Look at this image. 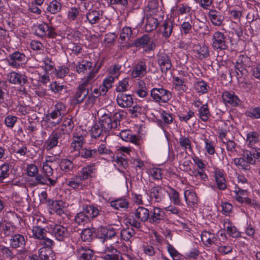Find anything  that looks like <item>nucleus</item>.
Listing matches in <instances>:
<instances>
[{
    "label": "nucleus",
    "mask_w": 260,
    "mask_h": 260,
    "mask_svg": "<svg viewBox=\"0 0 260 260\" xmlns=\"http://www.w3.org/2000/svg\"><path fill=\"white\" fill-rule=\"evenodd\" d=\"M32 235L36 239L41 240V244L45 247H50L53 244V241L46 237L47 231L40 226L36 225L33 226L32 229Z\"/></svg>",
    "instance_id": "obj_3"
},
{
    "label": "nucleus",
    "mask_w": 260,
    "mask_h": 260,
    "mask_svg": "<svg viewBox=\"0 0 260 260\" xmlns=\"http://www.w3.org/2000/svg\"><path fill=\"white\" fill-rule=\"evenodd\" d=\"M62 126L63 127L64 136H66V134L68 132H71L74 127V123L72 119L68 118L66 119L63 123L61 124L57 129H61Z\"/></svg>",
    "instance_id": "obj_40"
},
{
    "label": "nucleus",
    "mask_w": 260,
    "mask_h": 260,
    "mask_svg": "<svg viewBox=\"0 0 260 260\" xmlns=\"http://www.w3.org/2000/svg\"><path fill=\"white\" fill-rule=\"evenodd\" d=\"M92 63L86 60H82L76 66V71L78 73H84L85 71H90Z\"/></svg>",
    "instance_id": "obj_36"
},
{
    "label": "nucleus",
    "mask_w": 260,
    "mask_h": 260,
    "mask_svg": "<svg viewBox=\"0 0 260 260\" xmlns=\"http://www.w3.org/2000/svg\"><path fill=\"white\" fill-rule=\"evenodd\" d=\"M135 234V231L132 228L124 229L120 232L121 238L126 241H130Z\"/></svg>",
    "instance_id": "obj_41"
},
{
    "label": "nucleus",
    "mask_w": 260,
    "mask_h": 260,
    "mask_svg": "<svg viewBox=\"0 0 260 260\" xmlns=\"http://www.w3.org/2000/svg\"><path fill=\"white\" fill-rule=\"evenodd\" d=\"M233 162L235 166L244 170H249L250 166L246 162L245 158H235L233 159Z\"/></svg>",
    "instance_id": "obj_45"
},
{
    "label": "nucleus",
    "mask_w": 260,
    "mask_h": 260,
    "mask_svg": "<svg viewBox=\"0 0 260 260\" xmlns=\"http://www.w3.org/2000/svg\"><path fill=\"white\" fill-rule=\"evenodd\" d=\"M158 25V21L156 16L147 15L145 26V31L151 32L155 30Z\"/></svg>",
    "instance_id": "obj_22"
},
{
    "label": "nucleus",
    "mask_w": 260,
    "mask_h": 260,
    "mask_svg": "<svg viewBox=\"0 0 260 260\" xmlns=\"http://www.w3.org/2000/svg\"><path fill=\"white\" fill-rule=\"evenodd\" d=\"M128 205V202L123 198H119L110 202V206L117 210L127 208Z\"/></svg>",
    "instance_id": "obj_34"
},
{
    "label": "nucleus",
    "mask_w": 260,
    "mask_h": 260,
    "mask_svg": "<svg viewBox=\"0 0 260 260\" xmlns=\"http://www.w3.org/2000/svg\"><path fill=\"white\" fill-rule=\"evenodd\" d=\"M173 24L171 21H165L160 27V31L165 38H169L173 31Z\"/></svg>",
    "instance_id": "obj_26"
},
{
    "label": "nucleus",
    "mask_w": 260,
    "mask_h": 260,
    "mask_svg": "<svg viewBox=\"0 0 260 260\" xmlns=\"http://www.w3.org/2000/svg\"><path fill=\"white\" fill-rule=\"evenodd\" d=\"M86 21L91 25L98 23L103 19V12L96 10H90L86 14Z\"/></svg>",
    "instance_id": "obj_13"
},
{
    "label": "nucleus",
    "mask_w": 260,
    "mask_h": 260,
    "mask_svg": "<svg viewBox=\"0 0 260 260\" xmlns=\"http://www.w3.org/2000/svg\"><path fill=\"white\" fill-rule=\"evenodd\" d=\"M91 136L92 138L95 139L100 137V136H102L104 137V140H105L107 137L106 132L104 133V131L103 128L100 126V124L95 123L94 124L91 129L90 131Z\"/></svg>",
    "instance_id": "obj_33"
},
{
    "label": "nucleus",
    "mask_w": 260,
    "mask_h": 260,
    "mask_svg": "<svg viewBox=\"0 0 260 260\" xmlns=\"http://www.w3.org/2000/svg\"><path fill=\"white\" fill-rule=\"evenodd\" d=\"M222 98L225 104H228L232 106H237L240 102L238 97L235 95L234 93L229 91L224 92Z\"/></svg>",
    "instance_id": "obj_19"
},
{
    "label": "nucleus",
    "mask_w": 260,
    "mask_h": 260,
    "mask_svg": "<svg viewBox=\"0 0 260 260\" xmlns=\"http://www.w3.org/2000/svg\"><path fill=\"white\" fill-rule=\"evenodd\" d=\"M179 144L184 150L188 149L190 151H192L191 141L189 138L185 136H181L179 139Z\"/></svg>",
    "instance_id": "obj_48"
},
{
    "label": "nucleus",
    "mask_w": 260,
    "mask_h": 260,
    "mask_svg": "<svg viewBox=\"0 0 260 260\" xmlns=\"http://www.w3.org/2000/svg\"><path fill=\"white\" fill-rule=\"evenodd\" d=\"M168 250L174 260L180 259V254L170 244H168Z\"/></svg>",
    "instance_id": "obj_64"
},
{
    "label": "nucleus",
    "mask_w": 260,
    "mask_h": 260,
    "mask_svg": "<svg viewBox=\"0 0 260 260\" xmlns=\"http://www.w3.org/2000/svg\"><path fill=\"white\" fill-rule=\"evenodd\" d=\"M246 141L250 147L254 148L255 144L259 141L258 135L255 132L249 133L247 134Z\"/></svg>",
    "instance_id": "obj_37"
},
{
    "label": "nucleus",
    "mask_w": 260,
    "mask_h": 260,
    "mask_svg": "<svg viewBox=\"0 0 260 260\" xmlns=\"http://www.w3.org/2000/svg\"><path fill=\"white\" fill-rule=\"evenodd\" d=\"M88 89L79 85L76 93L74 94L72 103L73 104H78L82 103L85 98L88 95Z\"/></svg>",
    "instance_id": "obj_14"
},
{
    "label": "nucleus",
    "mask_w": 260,
    "mask_h": 260,
    "mask_svg": "<svg viewBox=\"0 0 260 260\" xmlns=\"http://www.w3.org/2000/svg\"><path fill=\"white\" fill-rule=\"evenodd\" d=\"M151 97L158 103H166L172 98L171 92L162 87L153 88L151 90Z\"/></svg>",
    "instance_id": "obj_1"
},
{
    "label": "nucleus",
    "mask_w": 260,
    "mask_h": 260,
    "mask_svg": "<svg viewBox=\"0 0 260 260\" xmlns=\"http://www.w3.org/2000/svg\"><path fill=\"white\" fill-rule=\"evenodd\" d=\"M99 124L103 128L104 133L111 130L117 128L116 123L113 122L110 114H104L100 119Z\"/></svg>",
    "instance_id": "obj_5"
},
{
    "label": "nucleus",
    "mask_w": 260,
    "mask_h": 260,
    "mask_svg": "<svg viewBox=\"0 0 260 260\" xmlns=\"http://www.w3.org/2000/svg\"><path fill=\"white\" fill-rule=\"evenodd\" d=\"M104 252L108 253L103 257L105 260H123L120 252L111 245L106 246Z\"/></svg>",
    "instance_id": "obj_12"
},
{
    "label": "nucleus",
    "mask_w": 260,
    "mask_h": 260,
    "mask_svg": "<svg viewBox=\"0 0 260 260\" xmlns=\"http://www.w3.org/2000/svg\"><path fill=\"white\" fill-rule=\"evenodd\" d=\"M80 14V8L72 7L71 8L68 13L69 20L74 21L77 19Z\"/></svg>",
    "instance_id": "obj_57"
},
{
    "label": "nucleus",
    "mask_w": 260,
    "mask_h": 260,
    "mask_svg": "<svg viewBox=\"0 0 260 260\" xmlns=\"http://www.w3.org/2000/svg\"><path fill=\"white\" fill-rule=\"evenodd\" d=\"M143 250L144 253L149 256H154L157 252L156 249L153 246L149 245H143Z\"/></svg>",
    "instance_id": "obj_62"
},
{
    "label": "nucleus",
    "mask_w": 260,
    "mask_h": 260,
    "mask_svg": "<svg viewBox=\"0 0 260 260\" xmlns=\"http://www.w3.org/2000/svg\"><path fill=\"white\" fill-rule=\"evenodd\" d=\"M10 175V167L8 164H4L0 167V182L4 180Z\"/></svg>",
    "instance_id": "obj_53"
},
{
    "label": "nucleus",
    "mask_w": 260,
    "mask_h": 260,
    "mask_svg": "<svg viewBox=\"0 0 260 260\" xmlns=\"http://www.w3.org/2000/svg\"><path fill=\"white\" fill-rule=\"evenodd\" d=\"M225 37L223 33L216 31L213 36L212 46L214 50H225L228 46L225 43Z\"/></svg>",
    "instance_id": "obj_7"
},
{
    "label": "nucleus",
    "mask_w": 260,
    "mask_h": 260,
    "mask_svg": "<svg viewBox=\"0 0 260 260\" xmlns=\"http://www.w3.org/2000/svg\"><path fill=\"white\" fill-rule=\"evenodd\" d=\"M98 235L101 238L111 239L116 235V232L113 228H107L100 226L98 230Z\"/></svg>",
    "instance_id": "obj_20"
},
{
    "label": "nucleus",
    "mask_w": 260,
    "mask_h": 260,
    "mask_svg": "<svg viewBox=\"0 0 260 260\" xmlns=\"http://www.w3.org/2000/svg\"><path fill=\"white\" fill-rule=\"evenodd\" d=\"M249 63L250 58L247 56L241 55L239 56V57L237 58L235 66V68L246 67V66L249 65Z\"/></svg>",
    "instance_id": "obj_46"
},
{
    "label": "nucleus",
    "mask_w": 260,
    "mask_h": 260,
    "mask_svg": "<svg viewBox=\"0 0 260 260\" xmlns=\"http://www.w3.org/2000/svg\"><path fill=\"white\" fill-rule=\"evenodd\" d=\"M84 213L87 216L88 219L89 218H94L99 214L98 209L92 206H89L86 207L84 211Z\"/></svg>",
    "instance_id": "obj_49"
},
{
    "label": "nucleus",
    "mask_w": 260,
    "mask_h": 260,
    "mask_svg": "<svg viewBox=\"0 0 260 260\" xmlns=\"http://www.w3.org/2000/svg\"><path fill=\"white\" fill-rule=\"evenodd\" d=\"M157 62L163 73L167 72L172 67L170 55L164 51H159L156 55Z\"/></svg>",
    "instance_id": "obj_4"
},
{
    "label": "nucleus",
    "mask_w": 260,
    "mask_h": 260,
    "mask_svg": "<svg viewBox=\"0 0 260 260\" xmlns=\"http://www.w3.org/2000/svg\"><path fill=\"white\" fill-rule=\"evenodd\" d=\"M9 57V59L8 60L9 65L16 68H19L26 60L25 55L19 52H15Z\"/></svg>",
    "instance_id": "obj_9"
},
{
    "label": "nucleus",
    "mask_w": 260,
    "mask_h": 260,
    "mask_svg": "<svg viewBox=\"0 0 260 260\" xmlns=\"http://www.w3.org/2000/svg\"><path fill=\"white\" fill-rule=\"evenodd\" d=\"M97 96H95L91 93L88 95L87 100L85 102V106L87 108H91L96 101Z\"/></svg>",
    "instance_id": "obj_63"
},
{
    "label": "nucleus",
    "mask_w": 260,
    "mask_h": 260,
    "mask_svg": "<svg viewBox=\"0 0 260 260\" xmlns=\"http://www.w3.org/2000/svg\"><path fill=\"white\" fill-rule=\"evenodd\" d=\"M201 239L203 243L207 246H210L216 240L214 234L207 231L202 232L201 234Z\"/></svg>",
    "instance_id": "obj_30"
},
{
    "label": "nucleus",
    "mask_w": 260,
    "mask_h": 260,
    "mask_svg": "<svg viewBox=\"0 0 260 260\" xmlns=\"http://www.w3.org/2000/svg\"><path fill=\"white\" fill-rule=\"evenodd\" d=\"M184 196L187 204L190 207H193L197 204L198 199L195 192L188 190H185L184 193Z\"/></svg>",
    "instance_id": "obj_31"
},
{
    "label": "nucleus",
    "mask_w": 260,
    "mask_h": 260,
    "mask_svg": "<svg viewBox=\"0 0 260 260\" xmlns=\"http://www.w3.org/2000/svg\"><path fill=\"white\" fill-rule=\"evenodd\" d=\"M93 171V168L91 166L84 167L81 171V174L79 176L80 180H85L91 177Z\"/></svg>",
    "instance_id": "obj_43"
},
{
    "label": "nucleus",
    "mask_w": 260,
    "mask_h": 260,
    "mask_svg": "<svg viewBox=\"0 0 260 260\" xmlns=\"http://www.w3.org/2000/svg\"><path fill=\"white\" fill-rule=\"evenodd\" d=\"M209 18L212 23L216 26L220 25L223 20V17L216 10H210L208 13Z\"/></svg>",
    "instance_id": "obj_29"
},
{
    "label": "nucleus",
    "mask_w": 260,
    "mask_h": 260,
    "mask_svg": "<svg viewBox=\"0 0 260 260\" xmlns=\"http://www.w3.org/2000/svg\"><path fill=\"white\" fill-rule=\"evenodd\" d=\"M62 119V117L55 112L47 114L44 117L43 120L46 124V127L52 128L59 124Z\"/></svg>",
    "instance_id": "obj_6"
},
{
    "label": "nucleus",
    "mask_w": 260,
    "mask_h": 260,
    "mask_svg": "<svg viewBox=\"0 0 260 260\" xmlns=\"http://www.w3.org/2000/svg\"><path fill=\"white\" fill-rule=\"evenodd\" d=\"M149 214L150 217L149 221L152 224H158L164 220L165 213L164 211L159 208L154 207L150 211Z\"/></svg>",
    "instance_id": "obj_8"
},
{
    "label": "nucleus",
    "mask_w": 260,
    "mask_h": 260,
    "mask_svg": "<svg viewBox=\"0 0 260 260\" xmlns=\"http://www.w3.org/2000/svg\"><path fill=\"white\" fill-rule=\"evenodd\" d=\"M199 115L201 119L206 121L209 116L210 112L207 104L203 105L199 110Z\"/></svg>",
    "instance_id": "obj_55"
},
{
    "label": "nucleus",
    "mask_w": 260,
    "mask_h": 260,
    "mask_svg": "<svg viewBox=\"0 0 260 260\" xmlns=\"http://www.w3.org/2000/svg\"><path fill=\"white\" fill-rule=\"evenodd\" d=\"M66 106L64 104L61 102L57 103L54 106V109L52 111L57 114H59L61 117L65 114Z\"/></svg>",
    "instance_id": "obj_60"
},
{
    "label": "nucleus",
    "mask_w": 260,
    "mask_h": 260,
    "mask_svg": "<svg viewBox=\"0 0 260 260\" xmlns=\"http://www.w3.org/2000/svg\"><path fill=\"white\" fill-rule=\"evenodd\" d=\"M121 68V66L119 64H114L110 67L108 70L109 74L110 76L115 77V79H117L119 75V70Z\"/></svg>",
    "instance_id": "obj_61"
},
{
    "label": "nucleus",
    "mask_w": 260,
    "mask_h": 260,
    "mask_svg": "<svg viewBox=\"0 0 260 260\" xmlns=\"http://www.w3.org/2000/svg\"><path fill=\"white\" fill-rule=\"evenodd\" d=\"M88 220V218L84 211L78 213L75 218V222L81 225H84Z\"/></svg>",
    "instance_id": "obj_51"
},
{
    "label": "nucleus",
    "mask_w": 260,
    "mask_h": 260,
    "mask_svg": "<svg viewBox=\"0 0 260 260\" xmlns=\"http://www.w3.org/2000/svg\"><path fill=\"white\" fill-rule=\"evenodd\" d=\"M245 114L246 115V116L252 118H260V108H252L250 109L249 110L246 111Z\"/></svg>",
    "instance_id": "obj_58"
},
{
    "label": "nucleus",
    "mask_w": 260,
    "mask_h": 260,
    "mask_svg": "<svg viewBox=\"0 0 260 260\" xmlns=\"http://www.w3.org/2000/svg\"><path fill=\"white\" fill-rule=\"evenodd\" d=\"M117 104L122 108L130 107L133 103L132 96L129 94L119 93L116 98Z\"/></svg>",
    "instance_id": "obj_16"
},
{
    "label": "nucleus",
    "mask_w": 260,
    "mask_h": 260,
    "mask_svg": "<svg viewBox=\"0 0 260 260\" xmlns=\"http://www.w3.org/2000/svg\"><path fill=\"white\" fill-rule=\"evenodd\" d=\"M132 35V30L129 27H124L122 29L120 35V39L121 41H125L128 40Z\"/></svg>",
    "instance_id": "obj_59"
},
{
    "label": "nucleus",
    "mask_w": 260,
    "mask_h": 260,
    "mask_svg": "<svg viewBox=\"0 0 260 260\" xmlns=\"http://www.w3.org/2000/svg\"><path fill=\"white\" fill-rule=\"evenodd\" d=\"M164 189L160 186L152 187L150 190V198L152 202L159 203L164 198Z\"/></svg>",
    "instance_id": "obj_15"
},
{
    "label": "nucleus",
    "mask_w": 260,
    "mask_h": 260,
    "mask_svg": "<svg viewBox=\"0 0 260 260\" xmlns=\"http://www.w3.org/2000/svg\"><path fill=\"white\" fill-rule=\"evenodd\" d=\"M48 29V25L45 23H42L37 26L35 29L36 35L43 37L47 34L46 30Z\"/></svg>",
    "instance_id": "obj_56"
},
{
    "label": "nucleus",
    "mask_w": 260,
    "mask_h": 260,
    "mask_svg": "<svg viewBox=\"0 0 260 260\" xmlns=\"http://www.w3.org/2000/svg\"><path fill=\"white\" fill-rule=\"evenodd\" d=\"M77 255L79 260H92L93 251L88 248L81 247L77 249Z\"/></svg>",
    "instance_id": "obj_25"
},
{
    "label": "nucleus",
    "mask_w": 260,
    "mask_h": 260,
    "mask_svg": "<svg viewBox=\"0 0 260 260\" xmlns=\"http://www.w3.org/2000/svg\"><path fill=\"white\" fill-rule=\"evenodd\" d=\"M60 167L61 169L65 172H68L74 168L73 162L68 159H62L60 162Z\"/></svg>",
    "instance_id": "obj_54"
},
{
    "label": "nucleus",
    "mask_w": 260,
    "mask_h": 260,
    "mask_svg": "<svg viewBox=\"0 0 260 260\" xmlns=\"http://www.w3.org/2000/svg\"><path fill=\"white\" fill-rule=\"evenodd\" d=\"M224 228L226 229L227 233L233 237H238L240 236V233L237 231L236 227L232 226L229 222H225Z\"/></svg>",
    "instance_id": "obj_47"
},
{
    "label": "nucleus",
    "mask_w": 260,
    "mask_h": 260,
    "mask_svg": "<svg viewBox=\"0 0 260 260\" xmlns=\"http://www.w3.org/2000/svg\"><path fill=\"white\" fill-rule=\"evenodd\" d=\"M243 156L247 164L254 165L256 159L260 160V149L253 148L251 151H245Z\"/></svg>",
    "instance_id": "obj_11"
},
{
    "label": "nucleus",
    "mask_w": 260,
    "mask_h": 260,
    "mask_svg": "<svg viewBox=\"0 0 260 260\" xmlns=\"http://www.w3.org/2000/svg\"><path fill=\"white\" fill-rule=\"evenodd\" d=\"M129 79L128 78H125L121 81H120L118 83V86L116 88V91L123 92L128 90L129 87Z\"/></svg>",
    "instance_id": "obj_42"
},
{
    "label": "nucleus",
    "mask_w": 260,
    "mask_h": 260,
    "mask_svg": "<svg viewBox=\"0 0 260 260\" xmlns=\"http://www.w3.org/2000/svg\"><path fill=\"white\" fill-rule=\"evenodd\" d=\"M236 77L239 82L247 83L249 74L246 67L235 68Z\"/></svg>",
    "instance_id": "obj_24"
},
{
    "label": "nucleus",
    "mask_w": 260,
    "mask_h": 260,
    "mask_svg": "<svg viewBox=\"0 0 260 260\" xmlns=\"http://www.w3.org/2000/svg\"><path fill=\"white\" fill-rule=\"evenodd\" d=\"M84 138L82 135L76 133L74 135L73 141L71 143V147L74 150H79L83 143Z\"/></svg>",
    "instance_id": "obj_35"
},
{
    "label": "nucleus",
    "mask_w": 260,
    "mask_h": 260,
    "mask_svg": "<svg viewBox=\"0 0 260 260\" xmlns=\"http://www.w3.org/2000/svg\"><path fill=\"white\" fill-rule=\"evenodd\" d=\"M235 193L234 196L235 199L240 203H244V199L245 197L247 196V191L246 189H242L239 187H235V189L234 191Z\"/></svg>",
    "instance_id": "obj_38"
},
{
    "label": "nucleus",
    "mask_w": 260,
    "mask_h": 260,
    "mask_svg": "<svg viewBox=\"0 0 260 260\" xmlns=\"http://www.w3.org/2000/svg\"><path fill=\"white\" fill-rule=\"evenodd\" d=\"M149 213V211L147 208L139 207L136 210L135 216L139 221L144 222L149 220L150 217Z\"/></svg>",
    "instance_id": "obj_21"
},
{
    "label": "nucleus",
    "mask_w": 260,
    "mask_h": 260,
    "mask_svg": "<svg viewBox=\"0 0 260 260\" xmlns=\"http://www.w3.org/2000/svg\"><path fill=\"white\" fill-rule=\"evenodd\" d=\"M10 244L14 248L23 247L25 245L24 237L18 234L13 235L10 240Z\"/></svg>",
    "instance_id": "obj_23"
},
{
    "label": "nucleus",
    "mask_w": 260,
    "mask_h": 260,
    "mask_svg": "<svg viewBox=\"0 0 260 260\" xmlns=\"http://www.w3.org/2000/svg\"><path fill=\"white\" fill-rule=\"evenodd\" d=\"M147 9V15L157 16L160 13V11H159L158 3L157 0L149 1Z\"/></svg>",
    "instance_id": "obj_27"
},
{
    "label": "nucleus",
    "mask_w": 260,
    "mask_h": 260,
    "mask_svg": "<svg viewBox=\"0 0 260 260\" xmlns=\"http://www.w3.org/2000/svg\"><path fill=\"white\" fill-rule=\"evenodd\" d=\"M49 205L52 211L56 213L57 215L61 216L64 214V211L62 209L63 203L61 201H53L49 200L48 201Z\"/></svg>",
    "instance_id": "obj_28"
},
{
    "label": "nucleus",
    "mask_w": 260,
    "mask_h": 260,
    "mask_svg": "<svg viewBox=\"0 0 260 260\" xmlns=\"http://www.w3.org/2000/svg\"><path fill=\"white\" fill-rule=\"evenodd\" d=\"M63 127L61 129L55 128L53 130L47 140L44 143L47 150H50L57 146L59 142H61V139L64 138Z\"/></svg>",
    "instance_id": "obj_2"
},
{
    "label": "nucleus",
    "mask_w": 260,
    "mask_h": 260,
    "mask_svg": "<svg viewBox=\"0 0 260 260\" xmlns=\"http://www.w3.org/2000/svg\"><path fill=\"white\" fill-rule=\"evenodd\" d=\"M147 74V65L145 61H139L133 67L131 72L132 77L134 78H141Z\"/></svg>",
    "instance_id": "obj_10"
},
{
    "label": "nucleus",
    "mask_w": 260,
    "mask_h": 260,
    "mask_svg": "<svg viewBox=\"0 0 260 260\" xmlns=\"http://www.w3.org/2000/svg\"><path fill=\"white\" fill-rule=\"evenodd\" d=\"M61 8V4L56 0L52 1L48 5L47 10L51 14H55L59 12Z\"/></svg>",
    "instance_id": "obj_39"
},
{
    "label": "nucleus",
    "mask_w": 260,
    "mask_h": 260,
    "mask_svg": "<svg viewBox=\"0 0 260 260\" xmlns=\"http://www.w3.org/2000/svg\"><path fill=\"white\" fill-rule=\"evenodd\" d=\"M194 87L197 92L201 93H206L209 88L206 83L203 80L197 82L194 84Z\"/></svg>",
    "instance_id": "obj_44"
},
{
    "label": "nucleus",
    "mask_w": 260,
    "mask_h": 260,
    "mask_svg": "<svg viewBox=\"0 0 260 260\" xmlns=\"http://www.w3.org/2000/svg\"><path fill=\"white\" fill-rule=\"evenodd\" d=\"M149 42V37L148 35H145L142 37L137 39L134 43L135 46L143 47L147 45Z\"/></svg>",
    "instance_id": "obj_52"
},
{
    "label": "nucleus",
    "mask_w": 260,
    "mask_h": 260,
    "mask_svg": "<svg viewBox=\"0 0 260 260\" xmlns=\"http://www.w3.org/2000/svg\"><path fill=\"white\" fill-rule=\"evenodd\" d=\"M53 233L56 239L58 241H63L65 238L69 236L67 229L60 225H56L54 227Z\"/></svg>",
    "instance_id": "obj_17"
},
{
    "label": "nucleus",
    "mask_w": 260,
    "mask_h": 260,
    "mask_svg": "<svg viewBox=\"0 0 260 260\" xmlns=\"http://www.w3.org/2000/svg\"><path fill=\"white\" fill-rule=\"evenodd\" d=\"M215 177L218 188L224 190L226 188V183L223 173L219 170L215 172Z\"/></svg>",
    "instance_id": "obj_32"
},
{
    "label": "nucleus",
    "mask_w": 260,
    "mask_h": 260,
    "mask_svg": "<svg viewBox=\"0 0 260 260\" xmlns=\"http://www.w3.org/2000/svg\"><path fill=\"white\" fill-rule=\"evenodd\" d=\"M8 79L10 83L15 84H19L22 85L27 81L25 76L19 74L15 72H12L8 75Z\"/></svg>",
    "instance_id": "obj_18"
},
{
    "label": "nucleus",
    "mask_w": 260,
    "mask_h": 260,
    "mask_svg": "<svg viewBox=\"0 0 260 260\" xmlns=\"http://www.w3.org/2000/svg\"><path fill=\"white\" fill-rule=\"evenodd\" d=\"M97 151L95 149L88 150L87 149H82L78 152V155L85 158H88L94 156L96 155Z\"/></svg>",
    "instance_id": "obj_50"
}]
</instances>
